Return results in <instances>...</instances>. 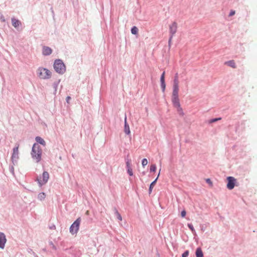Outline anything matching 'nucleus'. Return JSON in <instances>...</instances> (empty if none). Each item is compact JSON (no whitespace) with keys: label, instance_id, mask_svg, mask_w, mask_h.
<instances>
[{"label":"nucleus","instance_id":"22","mask_svg":"<svg viewBox=\"0 0 257 257\" xmlns=\"http://www.w3.org/2000/svg\"><path fill=\"white\" fill-rule=\"evenodd\" d=\"M132 33L137 34L138 32V29L136 27H134L131 30Z\"/></svg>","mask_w":257,"mask_h":257},{"label":"nucleus","instance_id":"1","mask_svg":"<svg viewBox=\"0 0 257 257\" xmlns=\"http://www.w3.org/2000/svg\"><path fill=\"white\" fill-rule=\"evenodd\" d=\"M42 155V150L38 144H34L32 147L31 156L33 160H35L37 163L39 162L41 160Z\"/></svg>","mask_w":257,"mask_h":257},{"label":"nucleus","instance_id":"13","mask_svg":"<svg viewBox=\"0 0 257 257\" xmlns=\"http://www.w3.org/2000/svg\"><path fill=\"white\" fill-rule=\"evenodd\" d=\"M12 25L16 28H18L21 25V22L15 18L12 19Z\"/></svg>","mask_w":257,"mask_h":257},{"label":"nucleus","instance_id":"30","mask_svg":"<svg viewBox=\"0 0 257 257\" xmlns=\"http://www.w3.org/2000/svg\"><path fill=\"white\" fill-rule=\"evenodd\" d=\"M235 11L234 10H231L229 13V16L231 17L232 16H233L234 15H235Z\"/></svg>","mask_w":257,"mask_h":257},{"label":"nucleus","instance_id":"14","mask_svg":"<svg viewBox=\"0 0 257 257\" xmlns=\"http://www.w3.org/2000/svg\"><path fill=\"white\" fill-rule=\"evenodd\" d=\"M224 64L234 69L236 68V63L233 60L226 61Z\"/></svg>","mask_w":257,"mask_h":257},{"label":"nucleus","instance_id":"31","mask_svg":"<svg viewBox=\"0 0 257 257\" xmlns=\"http://www.w3.org/2000/svg\"><path fill=\"white\" fill-rule=\"evenodd\" d=\"M206 182L211 185H212V182L210 179H207L206 180Z\"/></svg>","mask_w":257,"mask_h":257},{"label":"nucleus","instance_id":"21","mask_svg":"<svg viewBox=\"0 0 257 257\" xmlns=\"http://www.w3.org/2000/svg\"><path fill=\"white\" fill-rule=\"evenodd\" d=\"M46 197V195L44 193H40L39 195H38V198L40 200H43Z\"/></svg>","mask_w":257,"mask_h":257},{"label":"nucleus","instance_id":"11","mask_svg":"<svg viewBox=\"0 0 257 257\" xmlns=\"http://www.w3.org/2000/svg\"><path fill=\"white\" fill-rule=\"evenodd\" d=\"M52 52V50L49 47L44 46L43 47L42 53L44 55H49Z\"/></svg>","mask_w":257,"mask_h":257},{"label":"nucleus","instance_id":"3","mask_svg":"<svg viewBox=\"0 0 257 257\" xmlns=\"http://www.w3.org/2000/svg\"><path fill=\"white\" fill-rule=\"evenodd\" d=\"M54 68L56 71L59 73H63L65 70V66L61 60H55L54 64Z\"/></svg>","mask_w":257,"mask_h":257},{"label":"nucleus","instance_id":"23","mask_svg":"<svg viewBox=\"0 0 257 257\" xmlns=\"http://www.w3.org/2000/svg\"><path fill=\"white\" fill-rule=\"evenodd\" d=\"M156 170V166L155 164H153L150 167V171L151 172H155Z\"/></svg>","mask_w":257,"mask_h":257},{"label":"nucleus","instance_id":"33","mask_svg":"<svg viewBox=\"0 0 257 257\" xmlns=\"http://www.w3.org/2000/svg\"><path fill=\"white\" fill-rule=\"evenodd\" d=\"M127 168L128 169V168H131L130 167V162L129 161H127L126 163Z\"/></svg>","mask_w":257,"mask_h":257},{"label":"nucleus","instance_id":"8","mask_svg":"<svg viewBox=\"0 0 257 257\" xmlns=\"http://www.w3.org/2000/svg\"><path fill=\"white\" fill-rule=\"evenodd\" d=\"M19 145H18L17 147L13 149V153L12 156V161L13 163L17 162L19 159Z\"/></svg>","mask_w":257,"mask_h":257},{"label":"nucleus","instance_id":"24","mask_svg":"<svg viewBox=\"0 0 257 257\" xmlns=\"http://www.w3.org/2000/svg\"><path fill=\"white\" fill-rule=\"evenodd\" d=\"M142 164L143 167L146 166L148 164V160H147V159H143Z\"/></svg>","mask_w":257,"mask_h":257},{"label":"nucleus","instance_id":"2","mask_svg":"<svg viewBox=\"0 0 257 257\" xmlns=\"http://www.w3.org/2000/svg\"><path fill=\"white\" fill-rule=\"evenodd\" d=\"M38 76L41 79H46L51 77V73L48 69L44 68H39L37 70Z\"/></svg>","mask_w":257,"mask_h":257},{"label":"nucleus","instance_id":"32","mask_svg":"<svg viewBox=\"0 0 257 257\" xmlns=\"http://www.w3.org/2000/svg\"><path fill=\"white\" fill-rule=\"evenodd\" d=\"M220 119H221V118H215L214 119H212L211 122H215V121H217L218 120H220Z\"/></svg>","mask_w":257,"mask_h":257},{"label":"nucleus","instance_id":"12","mask_svg":"<svg viewBox=\"0 0 257 257\" xmlns=\"http://www.w3.org/2000/svg\"><path fill=\"white\" fill-rule=\"evenodd\" d=\"M165 72L164 71L162 74V75H161V78H160V81H161V87L162 88V90L163 92L165 91V88H166V84H165Z\"/></svg>","mask_w":257,"mask_h":257},{"label":"nucleus","instance_id":"25","mask_svg":"<svg viewBox=\"0 0 257 257\" xmlns=\"http://www.w3.org/2000/svg\"><path fill=\"white\" fill-rule=\"evenodd\" d=\"M127 173L130 176H133V173L131 168H128V169H127Z\"/></svg>","mask_w":257,"mask_h":257},{"label":"nucleus","instance_id":"20","mask_svg":"<svg viewBox=\"0 0 257 257\" xmlns=\"http://www.w3.org/2000/svg\"><path fill=\"white\" fill-rule=\"evenodd\" d=\"M174 86H179V81L178 76L176 75L174 80Z\"/></svg>","mask_w":257,"mask_h":257},{"label":"nucleus","instance_id":"27","mask_svg":"<svg viewBox=\"0 0 257 257\" xmlns=\"http://www.w3.org/2000/svg\"><path fill=\"white\" fill-rule=\"evenodd\" d=\"M116 215H117V218L119 220H122V218H121V216L120 215V214L117 211H116Z\"/></svg>","mask_w":257,"mask_h":257},{"label":"nucleus","instance_id":"35","mask_svg":"<svg viewBox=\"0 0 257 257\" xmlns=\"http://www.w3.org/2000/svg\"><path fill=\"white\" fill-rule=\"evenodd\" d=\"M1 20L3 22H5V18H4V17L3 16H1Z\"/></svg>","mask_w":257,"mask_h":257},{"label":"nucleus","instance_id":"28","mask_svg":"<svg viewBox=\"0 0 257 257\" xmlns=\"http://www.w3.org/2000/svg\"><path fill=\"white\" fill-rule=\"evenodd\" d=\"M186 212L185 210L182 211L181 215L182 217H184L186 216Z\"/></svg>","mask_w":257,"mask_h":257},{"label":"nucleus","instance_id":"5","mask_svg":"<svg viewBox=\"0 0 257 257\" xmlns=\"http://www.w3.org/2000/svg\"><path fill=\"white\" fill-rule=\"evenodd\" d=\"M49 178V173L47 172H44L42 175V177H40L39 178H37L38 182L40 186L45 184Z\"/></svg>","mask_w":257,"mask_h":257},{"label":"nucleus","instance_id":"9","mask_svg":"<svg viewBox=\"0 0 257 257\" xmlns=\"http://www.w3.org/2000/svg\"><path fill=\"white\" fill-rule=\"evenodd\" d=\"M172 102L174 106L178 109V111L182 110L178 97H172Z\"/></svg>","mask_w":257,"mask_h":257},{"label":"nucleus","instance_id":"16","mask_svg":"<svg viewBox=\"0 0 257 257\" xmlns=\"http://www.w3.org/2000/svg\"><path fill=\"white\" fill-rule=\"evenodd\" d=\"M124 132L127 135H129L131 133L130 127L128 124L126 122V118H125V122H124Z\"/></svg>","mask_w":257,"mask_h":257},{"label":"nucleus","instance_id":"15","mask_svg":"<svg viewBox=\"0 0 257 257\" xmlns=\"http://www.w3.org/2000/svg\"><path fill=\"white\" fill-rule=\"evenodd\" d=\"M35 140L37 143L42 145L44 146H46L45 141L40 137H36Z\"/></svg>","mask_w":257,"mask_h":257},{"label":"nucleus","instance_id":"26","mask_svg":"<svg viewBox=\"0 0 257 257\" xmlns=\"http://www.w3.org/2000/svg\"><path fill=\"white\" fill-rule=\"evenodd\" d=\"M188 254L189 251L188 250H186L182 254V257H188Z\"/></svg>","mask_w":257,"mask_h":257},{"label":"nucleus","instance_id":"29","mask_svg":"<svg viewBox=\"0 0 257 257\" xmlns=\"http://www.w3.org/2000/svg\"><path fill=\"white\" fill-rule=\"evenodd\" d=\"M188 226L192 230V231H194L193 226L191 224H188Z\"/></svg>","mask_w":257,"mask_h":257},{"label":"nucleus","instance_id":"19","mask_svg":"<svg viewBox=\"0 0 257 257\" xmlns=\"http://www.w3.org/2000/svg\"><path fill=\"white\" fill-rule=\"evenodd\" d=\"M159 174H160V173H159L158 174V176L157 177V178L153 182H152V183L151 184L150 186V188H149V193H151L152 191V189L154 187V186H155L156 183V181L158 179V178L159 176Z\"/></svg>","mask_w":257,"mask_h":257},{"label":"nucleus","instance_id":"10","mask_svg":"<svg viewBox=\"0 0 257 257\" xmlns=\"http://www.w3.org/2000/svg\"><path fill=\"white\" fill-rule=\"evenodd\" d=\"M6 241L7 239L5 234L4 233L0 232V248H4Z\"/></svg>","mask_w":257,"mask_h":257},{"label":"nucleus","instance_id":"34","mask_svg":"<svg viewBox=\"0 0 257 257\" xmlns=\"http://www.w3.org/2000/svg\"><path fill=\"white\" fill-rule=\"evenodd\" d=\"M71 99V97L70 96H67L66 97V101L68 103H69V100Z\"/></svg>","mask_w":257,"mask_h":257},{"label":"nucleus","instance_id":"6","mask_svg":"<svg viewBox=\"0 0 257 257\" xmlns=\"http://www.w3.org/2000/svg\"><path fill=\"white\" fill-rule=\"evenodd\" d=\"M177 30V24L176 22H173L169 26V31H170V33L171 34V36H170V38L169 40V42L171 41L173 36L176 33Z\"/></svg>","mask_w":257,"mask_h":257},{"label":"nucleus","instance_id":"18","mask_svg":"<svg viewBox=\"0 0 257 257\" xmlns=\"http://www.w3.org/2000/svg\"><path fill=\"white\" fill-rule=\"evenodd\" d=\"M196 257H203V254L200 248H197L196 251Z\"/></svg>","mask_w":257,"mask_h":257},{"label":"nucleus","instance_id":"36","mask_svg":"<svg viewBox=\"0 0 257 257\" xmlns=\"http://www.w3.org/2000/svg\"><path fill=\"white\" fill-rule=\"evenodd\" d=\"M86 214H88V211H86Z\"/></svg>","mask_w":257,"mask_h":257},{"label":"nucleus","instance_id":"17","mask_svg":"<svg viewBox=\"0 0 257 257\" xmlns=\"http://www.w3.org/2000/svg\"><path fill=\"white\" fill-rule=\"evenodd\" d=\"M179 86H173L172 97H178Z\"/></svg>","mask_w":257,"mask_h":257},{"label":"nucleus","instance_id":"4","mask_svg":"<svg viewBox=\"0 0 257 257\" xmlns=\"http://www.w3.org/2000/svg\"><path fill=\"white\" fill-rule=\"evenodd\" d=\"M80 221V218H78L71 225V226L70 227V232L72 234H74L78 232L79 230Z\"/></svg>","mask_w":257,"mask_h":257},{"label":"nucleus","instance_id":"7","mask_svg":"<svg viewBox=\"0 0 257 257\" xmlns=\"http://www.w3.org/2000/svg\"><path fill=\"white\" fill-rule=\"evenodd\" d=\"M227 180L228 181L227 188L229 190L232 189L234 187L236 179L234 177L230 176L227 178Z\"/></svg>","mask_w":257,"mask_h":257}]
</instances>
